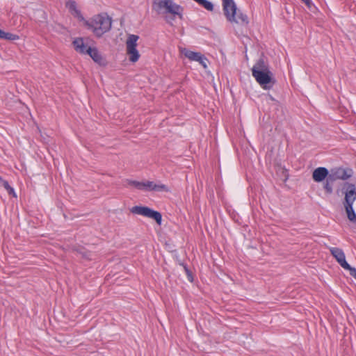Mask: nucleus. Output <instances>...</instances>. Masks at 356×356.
Here are the masks:
<instances>
[{
    "mask_svg": "<svg viewBox=\"0 0 356 356\" xmlns=\"http://www.w3.org/2000/svg\"><path fill=\"white\" fill-rule=\"evenodd\" d=\"M253 77L264 89H270L275 84L273 74L268 64L264 58H259L252 68Z\"/></svg>",
    "mask_w": 356,
    "mask_h": 356,
    "instance_id": "nucleus-1",
    "label": "nucleus"
},
{
    "mask_svg": "<svg viewBox=\"0 0 356 356\" xmlns=\"http://www.w3.org/2000/svg\"><path fill=\"white\" fill-rule=\"evenodd\" d=\"M111 24L112 19L106 13L96 15L86 22L88 29H92L93 33L98 38L111 29Z\"/></svg>",
    "mask_w": 356,
    "mask_h": 356,
    "instance_id": "nucleus-2",
    "label": "nucleus"
},
{
    "mask_svg": "<svg viewBox=\"0 0 356 356\" xmlns=\"http://www.w3.org/2000/svg\"><path fill=\"white\" fill-rule=\"evenodd\" d=\"M223 12L227 19L231 23L248 24V17L238 10L234 0H222Z\"/></svg>",
    "mask_w": 356,
    "mask_h": 356,
    "instance_id": "nucleus-3",
    "label": "nucleus"
},
{
    "mask_svg": "<svg viewBox=\"0 0 356 356\" xmlns=\"http://www.w3.org/2000/svg\"><path fill=\"white\" fill-rule=\"evenodd\" d=\"M130 211L134 214L140 215L154 219L159 225H161L162 216L159 211H154L145 206H134L130 209Z\"/></svg>",
    "mask_w": 356,
    "mask_h": 356,
    "instance_id": "nucleus-4",
    "label": "nucleus"
},
{
    "mask_svg": "<svg viewBox=\"0 0 356 356\" xmlns=\"http://www.w3.org/2000/svg\"><path fill=\"white\" fill-rule=\"evenodd\" d=\"M139 37L136 35H129L127 42V54L129 56V60L132 63H136L140 58V54L136 49L137 41Z\"/></svg>",
    "mask_w": 356,
    "mask_h": 356,
    "instance_id": "nucleus-5",
    "label": "nucleus"
},
{
    "mask_svg": "<svg viewBox=\"0 0 356 356\" xmlns=\"http://www.w3.org/2000/svg\"><path fill=\"white\" fill-rule=\"evenodd\" d=\"M353 173L351 168H343L341 167L334 168L330 171V180H346L352 177Z\"/></svg>",
    "mask_w": 356,
    "mask_h": 356,
    "instance_id": "nucleus-6",
    "label": "nucleus"
},
{
    "mask_svg": "<svg viewBox=\"0 0 356 356\" xmlns=\"http://www.w3.org/2000/svg\"><path fill=\"white\" fill-rule=\"evenodd\" d=\"M343 189H346L343 205L353 204L356 200V188L353 184L345 183Z\"/></svg>",
    "mask_w": 356,
    "mask_h": 356,
    "instance_id": "nucleus-7",
    "label": "nucleus"
},
{
    "mask_svg": "<svg viewBox=\"0 0 356 356\" xmlns=\"http://www.w3.org/2000/svg\"><path fill=\"white\" fill-rule=\"evenodd\" d=\"M330 251L342 268L349 267V264L346 260L345 254L341 249L338 248H330Z\"/></svg>",
    "mask_w": 356,
    "mask_h": 356,
    "instance_id": "nucleus-8",
    "label": "nucleus"
},
{
    "mask_svg": "<svg viewBox=\"0 0 356 356\" xmlns=\"http://www.w3.org/2000/svg\"><path fill=\"white\" fill-rule=\"evenodd\" d=\"M330 171L324 167L316 168L312 173V178L316 182H321L329 177Z\"/></svg>",
    "mask_w": 356,
    "mask_h": 356,
    "instance_id": "nucleus-9",
    "label": "nucleus"
},
{
    "mask_svg": "<svg viewBox=\"0 0 356 356\" xmlns=\"http://www.w3.org/2000/svg\"><path fill=\"white\" fill-rule=\"evenodd\" d=\"M144 184L145 191H169L168 186L163 184H156L154 181H147Z\"/></svg>",
    "mask_w": 356,
    "mask_h": 356,
    "instance_id": "nucleus-10",
    "label": "nucleus"
},
{
    "mask_svg": "<svg viewBox=\"0 0 356 356\" xmlns=\"http://www.w3.org/2000/svg\"><path fill=\"white\" fill-rule=\"evenodd\" d=\"M73 46L74 49L82 54H87L88 53V47L86 44H85L83 42V39L81 38H77L73 41Z\"/></svg>",
    "mask_w": 356,
    "mask_h": 356,
    "instance_id": "nucleus-11",
    "label": "nucleus"
},
{
    "mask_svg": "<svg viewBox=\"0 0 356 356\" xmlns=\"http://www.w3.org/2000/svg\"><path fill=\"white\" fill-rule=\"evenodd\" d=\"M88 55L97 63L99 65L104 64V60L97 48H88Z\"/></svg>",
    "mask_w": 356,
    "mask_h": 356,
    "instance_id": "nucleus-12",
    "label": "nucleus"
},
{
    "mask_svg": "<svg viewBox=\"0 0 356 356\" xmlns=\"http://www.w3.org/2000/svg\"><path fill=\"white\" fill-rule=\"evenodd\" d=\"M167 13H171V14H173V15H179L180 17L181 16V11L182 10V8L180 6L173 3V1L172 0H170L168 1V6L165 8Z\"/></svg>",
    "mask_w": 356,
    "mask_h": 356,
    "instance_id": "nucleus-13",
    "label": "nucleus"
},
{
    "mask_svg": "<svg viewBox=\"0 0 356 356\" xmlns=\"http://www.w3.org/2000/svg\"><path fill=\"white\" fill-rule=\"evenodd\" d=\"M66 7L69 9V10L72 15H73L79 18V17L83 18L80 10H78L76 8V3L74 1H67L66 3Z\"/></svg>",
    "mask_w": 356,
    "mask_h": 356,
    "instance_id": "nucleus-14",
    "label": "nucleus"
},
{
    "mask_svg": "<svg viewBox=\"0 0 356 356\" xmlns=\"http://www.w3.org/2000/svg\"><path fill=\"white\" fill-rule=\"evenodd\" d=\"M344 207L348 220L353 223H356V214L353 210V204L344 205Z\"/></svg>",
    "mask_w": 356,
    "mask_h": 356,
    "instance_id": "nucleus-15",
    "label": "nucleus"
},
{
    "mask_svg": "<svg viewBox=\"0 0 356 356\" xmlns=\"http://www.w3.org/2000/svg\"><path fill=\"white\" fill-rule=\"evenodd\" d=\"M181 53L186 57L188 58L189 60H195V61H197L198 60V58H200V55L201 54L200 53H198V52H195V51H190V50H188L186 49H184L182 51H181Z\"/></svg>",
    "mask_w": 356,
    "mask_h": 356,
    "instance_id": "nucleus-16",
    "label": "nucleus"
},
{
    "mask_svg": "<svg viewBox=\"0 0 356 356\" xmlns=\"http://www.w3.org/2000/svg\"><path fill=\"white\" fill-rule=\"evenodd\" d=\"M0 38L14 41L18 40L19 37L16 34L5 32L0 29Z\"/></svg>",
    "mask_w": 356,
    "mask_h": 356,
    "instance_id": "nucleus-17",
    "label": "nucleus"
},
{
    "mask_svg": "<svg viewBox=\"0 0 356 356\" xmlns=\"http://www.w3.org/2000/svg\"><path fill=\"white\" fill-rule=\"evenodd\" d=\"M170 0H159L158 1H153V8L156 10H161L163 8H166L168 1Z\"/></svg>",
    "mask_w": 356,
    "mask_h": 356,
    "instance_id": "nucleus-18",
    "label": "nucleus"
},
{
    "mask_svg": "<svg viewBox=\"0 0 356 356\" xmlns=\"http://www.w3.org/2000/svg\"><path fill=\"white\" fill-rule=\"evenodd\" d=\"M334 181H335L330 180V176L326 179V181L323 184V188L325 190L327 193H328V194L332 193V192H333L332 183Z\"/></svg>",
    "mask_w": 356,
    "mask_h": 356,
    "instance_id": "nucleus-19",
    "label": "nucleus"
},
{
    "mask_svg": "<svg viewBox=\"0 0 356 356\" xmlns=\"http://www.w3.org/2000/svg\"><path fill=\"white\" fill-rule=\"evenodd\" d=\"M129 185L133 186L139 190H144V182H140L134 180L127 179L126 181Z\"/></svg>",
    "mask_w": 356,
    "mask_h": 356,
    "instance_id": "nucleus-20",
    "label": "nucleus"
},
{
    "mask_svg": "<svg viewBox=\"0 0 356 356\" xmlns=\"http://www.w3.org/2000/svg\"><path fill=\"white\" fill-rule=\"evenodd\" d=\"M1 185L7 191V192L9 195H13L15 197H17V195L14 191V188L9 185V184L7 181L5 180L4 181H3Z\"/></svg>",
    "mask_w": 356,
    "mask_h": 356,
    "instance_id": "nucleus-21",
    "label": "nucleus"
},
{
    "mask_svg": "<svg viewBox=\"0 0 356 356\" xmlns=\"http://www.w3.org/2000/svg\"><path fill=\"white\" fill-rule=\"evenodd\" d=\"M197 62H199V63L204 68L206 69L207 67V59L203 56V55H200V58H198V60H197Z\"/></svg>",
    "mask_w": 356,
    "mask_h": 356,
    "instance_id": "nucleus-22",
    "label": "nucleus"
},
{
    "mask_svg": "<svg viewBox=\"0 0 356 356\" xmlns=\"http://www.w3.org/2000/svg\"><path fill=\"white\" fill-rule=\"evenodd\" d=\"M197 62H199V63L204 68L206 69L207 67V59L203 56V55H200V58H198V60H197Z\"/></svg>",
    "mask_w": 356,
    "mask_h": 356,
    "instance_id": "nucleus-23",
    "label": "nucleus"
},
{
    "mask_svg": "<svg viewBox=\"0 0 356 356\" xmlns=\"http://www.w3.org/2000/svg\"><path fill=\"white\" fill-rule=\"evenodd\" d=\"M79 254L81 255L83 258L86 259H91V254L90 252L86 251H80Z\"/></svg>",
    "mask_w": 356,
    "mask_h": 356,
    "instance_id": "nucleus-24",
    "label": "nucleus"
},
{
    "mask_svg": "<svg viewBox=\"0 0 356 356\" xmlns=\"http://www.w3.org/2000/svg\"><path fill=\"white\" fill-rule=\"evenodd\" d=\"M346 270H348L350 271V275L356 277V269L355 268H352L350 265L348 268H343Z\"/></svg>",
    "mask_w": 356,
    "mask_h": 356,
    "instance_id": "nucleus-25",
    "label": "nucleus"
},
{
    "mask_svg": "<svg viewBox=\"0 0 356 356\" xmlns=\"http://www.w3.org/2000/svg\"><path fill=\"white\" fill-rule=\"evenodd\" d=\"M303 3H305L309 8L311 7L312 3L311 0H301Z\"/></svg>",
    "mask_w": 356,
    "mask_h": 356,
    "instance_id": "nucleus-26",
    "label": "nucleus"
},
{
    "mask_svg": "<svg viewBox=\"0 0 356 356\" xmlns=\"http://www.w3.org/2000/svg\"><path fill=\"white\" fill-rule=\"evenodd\" d=\"M184 269H185L186 273L188 274V277H191V275L190 274V270L186 266H184Z\"/></svg>",
    "mask_w": 356,
    "mask_h": 356,
    "instance_id": "nucleus-27",
    "label": "nucleus"
},
{
    "mask_svg": "<svg viewBox=\"0 0 356 356\" xmlns=\"http://www.w3.org/2000/svg\"><path fill=\"white\" fill-rule=\"evenodd\" d=\"M5 181V179H3L2 178V177H1V176H0V183H1V184H2V183H3V181Z\"/></svg>",
    "mask_w": 356,
    "mask_h": 356,
    "instance_id": "nucleus-28",
    "label": "nucleus"
}]
</instances>
